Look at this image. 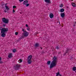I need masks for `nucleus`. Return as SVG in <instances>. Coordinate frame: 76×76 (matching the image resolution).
Returning <instances> with one entry per match:
<instances>
[{
    "instance_id": "obj_10",
    "label": "nucleus",
    "mask_w": 76,
    "mask_h": 76,
    "mask_svg": "<svg viewBox=\"0 0 76 76\" xmlns=\"http://www.w3.org/2000/svg\"><path fill=\"white\" fill-rule=\"evenodd\" d=\"M70 50H71V49H69V48H66V51H65V52H66V53H69V51Z\"/></svg>"
},
{
    "instance_id": "obj_37",
    "label": "nucleus",
    "mask_w": 76,
    "mask_h": 76,
    "mask_svg": "<svg viewBox=\"0 0 76 76\" xmlns=\"http://www.w3.org/2000/svg\"><path fill=\"white\" fill-rule=\"evenodd\" d=\"M4 12L6 13V12H7V11L6 10H4Z\"/></svg>"
},
{
    "instance_id": "obj_13",
    "label": "nucleus",
    "mask_w": 76,
    "mask_h": 76,
    "mask_svg": "<svg viewBox=\"0 0 76 76\" xmlns=\"http://www.w3.org/2000/svg\"><path fill=\"white\" fill-rule=\"evenodd\" d=\"M12 53H11L9 54V55L8 56V57L9 58H11V57H12Z\"/></svg>"
},
{
    "instance_id": "obj_6",
    "label": "nucleus",
    "mask_w": 76,
    "mask_h": 76,
    "mask_svg": "<svg viewBox=\"0 0 76 76\" xmlns=\"http://www.w3.org/2000/svg\"><path fill=\"white\" fill-rule=\"evenodd\" d=\"M23 38H25V37H28V35H29V33L26 31L23 33Z\"/></svg>"
},
{
    "instance_id": "obj_7",
    "label": "nucleus",
    "mask_w": 76,
    "mask_h": 76,
    "mask_svg": "<svg viewBox=\"0 0 76 76\" xmlns=\"http://www.w3.org/2000/svg\"><path fill=\"white\" fill-rule=\"evenodd\" d=\"M49 16L50 18L53 19V17H54V15L52 13H50L49 15Z\"/></svg>"
},
{
    "instance_id": "obj_29",
    "label": "nucleus",
    "mask_w": 76,
    "mask_h": 76,
    "mask_svg": "<svg viewBox=\"0 0 76 76\" xmlns=\"http://www.w3.org/2000/svg\"><path fill=\"white\" fill-rule=\"evenodd\" d=\"M22 31H23V32H26V31H25L24 30V29H23V28H22Z\"/></svg>"
},
{
    "instance_id": "obj_4",
    "label": "nucleus",
    "mask_w": 76,
    "mask_h": 76,
    "mask_svg": "<svg viewBox=\"0 0 76 76\" xmlns=\"http://www.w3.org/2000/svg\"><path fill=\"white\" fill-rule=\"evenodd\" d=\"M20 67V65L19 64H16V65L13 66V68L15 69V70H18L19 69Z\"/></svg>"
},
{
    "instance_id": "obj_40",
    "label": "nucleus",
    "mask_w": 76,
    "mask_h": 76,
    "mask_svg": "<svg viewBox=\"0 0 76 76\" xmlns=\"http://www.w3.org/2000/svg\"><path fill=\"white\" fill-rule=\"evenodd\" d=\"M76 23V22H75V23Z\"/></svg>"
},
{
    "instance_id": "obj_30",
    "label": "nucleus",
    "mask_w": 76,
    "mask_h": 76,
    "mask_svg": "<svg viewBox=\"0 0 76 76\" xmlns=\"http://www.w3.org/2000/svg\"><path fill=\"white\" fill-rule=\"evenodd\" d=\"M60 7H63V4H61V6H60Z\"/></svg>"
},
{
    "instance_id": "obj_2",
    "label": "nucleus",
    "mask_w": 76,
    "mask_h": 76,
    "mask_svg": "<svg viewBox=\"0 0 76 76\" xmlns=\"http://www.w3.org/2000/svg\"><path fill=\"white\" fill-rule=\"evenodd\" d=\"M1 28V27H0V31L1 30V37H4L6 36L5 33L9 31V29L7 28H5L4 27Z\"/></svg>"
},
{
    "instance_id": "obj_44",
    "label": "nucleus",
    "mask_w": 76,
    "mask_h": 76,
    "mask_svg": "<svg viewBox=\"0 0 76 76\" xmlns=\"http://www.w3.org/2000/svg\"><path fill=\"white\" fill-rule=\"evenodd\" d=\"M73 31H74V29H73Z\"/></svg>"
},
{
    "instance_id": "obj_9",
    "label": "nucleus",
    "mask_w": 76,
    "mask_h": 76,
    "mask_svg": "<svg viewBox=\"0 0 76 76\" xmlns=\"http://www.w3.org/2000/svg\"><path fill=\"white\" fill-rule=\"evenodd\" d=\"M45 1L49 4H50V3H51V1H50V0H45Z\"/></svg>"
},
{
    "instance_id": "obj_20",
    "label": "nucleus",
    "mask_w": 76,
    "mask_h": 76,
    "mask_svg": "<svg viewBox=\"0 0 76 76\" xmlns=\"http://www.w3.org/2000/svg\"><path fill=\"white\" fill-rule=\"evenodd\" d=\"M5 7L7 10H9V9H10V8L9 7L7 6H5Z\"/></svg>"
},
{
    "instance_id": "obj_24",
    "label": "nucleus",
    "mask_w": 76,
    "mask_h": 76,
    "mask_svg": "<svg viewBox=\"0 0 76 76\" xmlns=\"http://www.w3.org/2000/svg\"><path fill=\"white\" fill-rule=\"evenodd\" d=\"M27 30L28 31H29V30H30V28H29V27H28L27 28Z\"/></svg>"
},
{
    "instance_id": "obj_42",
    "label": "nucleus",
    "mask_w": 76,
    "mask_h": 76,
    "mask_svg": "<svg viewBox=\"0 0 76 76\" xmlns=\"http://www.w3.org/2000/svg\"><path fill=\"white\" fill-rule=\"evenodd\" d=\"M75 26V25L74 24V25L73 26Z\"/></svg>"
},
{
    "instance_id": "obj_45",
    "label": "nucleus",
    "mask_w": 76,
    "mask_h": 76,
    "mask_svg": "<svg viewBox=\"0 0 76 76\" xmlns=\"http://www.w3.org/2000/svg\"><path fill=\"white\" fill-rule=\"evenodd\" d=\"M59 24H60V22H59Z\"/></svg>"
},
{
    "instance_id": "obj_32",
    "label": "nucleus",
    "mask_w": 76,
    "mask_h": 76,
    "mask_svg": "<svg viewBox=\"0 0 76 76\" xmlns=\"http://www.w3.org/2000/svg\"><path fill=\"white\" fill-rule=\"evenodd\" d=\"M5 26H6V24H3V27H5Z\"/></svg>"
},
{
    "instance_id": "obj_8",
    "label": "nucleus",
    "mask_w": 76,
    "mask_h": 76,
    "mask_svg": "<svg viewBox=\"0 0 76 76\" xmlns=\"http://www.w3.org/2000/svg\"><path fill=\"white\" fill-rule=\"evenodd\" d=\"M61 16L62 18H64V16H65V13H64V12L61 13Z\"/></svg>"
},
{
    "instance_id": "obj_22",
    "label": "nucleus",
    "mask_w": 76,
    "mask_h": 76,
    "mask_svg": "<svg viewBox=\"0 0 76 76\" xmlns=\"http://www.w3.org/2000/svg\"><path fill=\"white\" fill-rule=\"evenodd\" d=\"M13 53H16V50L15 49H14L12 50Z\"/></svg>"
},
{
    "instance_id": "obj_39",
    "label": "nucleus",
    "mask_w": 76,
    "mask_h": 76,
    "mask_svg": "<svg viewBox=\"0 0 76 76\" xmlns=\"http://www.w3.org/2000/svg\"><path fill=\"white\" fill-rule=\"evenodd\" d=\"M40 48H41V50H42V48L41 47H40Z\"/></svg>"
},
{
    "instance_id": "obj_11",
    "label": "nucleus",
    "mask_w": 76,
    "mask_h": 76,
    "mask_svg": "<svg viewBox=\"0 0 76 76\" xmlns=\"http://www.w3.org/2000/svg\"><path fill=\"white\" fill-rule=\"evenodd\" d=\"M28 0H25L24 1L23 4H24L26 5V4H28Z\"/></svg>"
},
{
    "instance_id": "obj_14",
    "label": "nucleus",
    "mask_w": 76,
    "mask_h": 76,
    "mask_svg": "<svg viewBox=\"0 0 76 76\" xmlns=\"http://www.w3.org/2000/svg\"><path fill=\"white\" fill-rule=\"evenodd\" d=\"M72 6L74 7H76V4H75V3H72Z\"/></svg>"
},
{
    "instance_id": "obj_33",
    "label": "nucleus",
    "mask_w": 76,
    "mask_h": 76,
    "mask_svg": "<svg viewBox=\"0 0 76 76\" xmlns=\"http://www.w3.org/2000/svg\"><path fill=\"white\" fill-rule=\"evenodd\" d=\"M66 53V52H65V53L64 54V56H65V55H66V53Z\"/></svg>"
},
{
    "instance_id": "obj_34",
    "label": "nucleus",
    "mask_w": 76,
    "mask_h": 76,
    "mask_svg": "<svg viewBox=\"0 0 76 76\" xmlns=\"http://www.w3.org/2000/svg\"><path fill=\"white\" fill-rule=\"evenodd\" d=\"M24 0H19V1H20V2H22V1H23Z\"/></svg>"
},
{
    "instance_id": "obj_1",
    "label": "nucleus",
    "mask_w": 76,
    "mask_h": 76,
    "mask_svg": "<svg viewBox=\"0 0 76 76\" xmlns=\"http://www.w3.org/2000/svg\"><path fill=\"white\" fill-rule=\"evenodd\" d=\"M53 61L51 62L50 66V69H53V67L56 66V63H57V57L54 56L53 58Z\"/></svg>"
},
{
    "instance_id": "obj_38",
    "label": "nucleus",
    "mask_w": 76,
    "mask_h": 76,
    "mask_svg": "<svg viewBox=\"0 0 76 76\" xmlns=\"http://www.w3.org/2000/svg\"><path fill=\"white\" fill-rule=\"evenodd\" d=\"M66 8H67V9H68V8H69V7L68 6H66Z\"/></svg>"
},
{
    "instance_id": "obj_18",
    "label": "nucleus",
    "mask_w": 76,
    "mask_h": 76,
    "mask_svg": "<svg viewBox=\"0 0 76 76\" xmlns=\"http://www.w3.org/2000/svg\"><path fill=\"white\" fill-rule=\"evenodd\" d=\"M1 58L0 57V64H1V63H3V62L1 61Z\"/></svg>"
},
{
    "instance_id": "obj_36",
    "label": "nucleus",
    "mask_w": 76,
    "mask_h": 76,
    "mask_svg": "<svg viewBox=\"0 0 76 76\" xmlns=\"http://www.w3.org/2000/svg\"><path fill=\"white\" fill-rule=\"evenodd\" d=\"M13 13H15V10L14 9L13 10Z\"/></svg>"
},
{
    "instance_id": "obj_28",
    "label": "nucleus",
    "mask_w": 76,
    "mask_h": 76,
    "mask_svg": "<svg viewBox=\"0 0 76 76\" xmlns=\"http://www.w3.org/2000/svg\"><path fill=\"white\" fill-rule=\"evenodd\" d=\"M18 32H16L15 33V34L16 35H18Z\"/></svg>"
},
{
    "instance_id": "obj_3",
    "label": "nucleus",
    "mask_w": 76,
    "mask_h": 76,
    "mask_svg": "<svg viewBox=\"0 0 76 76\" xmlns=\"http://www.w3.org/2000/svg\"><path fill=\"white\" fill-rule=\"evenodd\" d=\"M32 58V56L31 55H30L28 56L27 58L28 64H31V63H32V60H31Z\"/></svg>"
},
{
    "instance_id": "obj_27",
    "label": "nucleus",
    "mask_w": 76,
    "mask_h": 76,
    "mask_svg": "<svg viewBox=\"0 0 76 76\" xmlns=\"http://www.w3.org/2000/svg\"><path fill=\"white\" fill-rule=\"evenodd\" d=\"M16 7L15 6H13V9H16Z\"/></svg>"
},
{
    "instance_id": "obj_21",
    "label": "nucleus",
    "mask_w": 76,
    "mask_h": 76,
    "mask_svg": "<svg viewBox=\"0 0 76 76\" xmlns=\"http://www.w3.org/2000/svg\"><path fill=\"white\" fill-rule=\"evenodd\" d=\"M56 73V76H58L59 75H60V72H58L57 73Z\"/></svg>"
},
{
    "instance_id": "obj_41",
    "label": "nucleus",
    "mask_w": 76,
    "mask_h": 76,
    "mask_svg": "<svg viewBox=\"0 0 76 76\" xmlns=\"http://www.w3.org/2000/svg\"><path fill=\"white\" fill-rule=\"evenodd\" d=\"M59 76H61V75L60 74H59Z\"/></svg>"
},
{
    "instance_id": "obj_17",
    "label": "nucleus",
    "mask_w": 76,
    "mask_h": 76,
    "mask_svg": "<svg viewBox=\"0 0 76 76\" xmlns=\"http://www.w3.org/2000/svg\"><path fill=\"white\" fill-rule=\"evenodd\" d=\"M18 62L19 63H22V59H20L18 61Z\"/></svg>"
},
{
    "instance_id": "obj_25",
    "label": "nucleus",
    "mask_w": 76,
    "mask_h": 76,
    "mask_svg": "<svg viewBox=\"0 0 76 76\" xmlns=\"http://www.w3.org/2000/svg\"><path fill=\"white\" fill-rule=\"evenodd\" d=\"M23 38V36H22V37H20V38L19 39H20V40L21 39H22V38Z\"/></svg>"
},
{
    "instance_id": "obj_19",
    "label": "nucleus",
    "mask_w": 76,
    "mask_h": 76,
    "mask_svg": "<svg viewBox=\"0 0 76 76\" xmlns=\"http://www.w3.org/2000/svg\"><path fill=\"white\" fill-rule=\"evenodd\" d=\"M73 71H76V67L74 66L73 68Z\"/></svg>"
},
{
    "instance_id": "obj_16",
    "label": "nucleus",
    "mask_w": 76,
    "mask_h": 76,
    "mask_svg": "<svg viewBox=\"0 0 76 76\" xmlns=\"http://www.w3.org/2000/svg\"><path fill=\"white\" fill-rule=\"evenodd\" d=\"M51 63V61H47V64L48 65H50Z\"/></svg>"
},
{
    "instance_id": "obj_26",
    "label": "nucleus",
    "mask_w": 76,
    "mask_h": 76,
    "mask_svg": "<svg viewBox=\"0 0 76 76\" xmlns=\"http://www.w3.org/2000/svg\"><path fill=\"white\" fill-rule=\"evenodd\" d=\"M26 6L27 7H28V6H29V4H26Z\"/></svg>"
},
{
    "instance_id": "obj_35",
    "label": "nucleus",
    "mask_w": 76,
    "mask_h": 76,
    "mask_svg": "<svg viewBox=\"0 0 76 76\" xmlns=\"http://www.w3.org/2000/svg\"><path fill=\"white\" fill-rule=\"evenodd\" d=\"M26 27H28V25L27 24H26Z\"/></svg>"
},
{
    "instance_id": "obj_23",
    "label": "nucleus",
    "mask_w": 76,
    "mask_h": 76,
    "mask_svg": "<svg viewBox=\"0 0 76 76\" xmlns=\"http://www.w3.org/2000/svg\"><path fill=\"white\" fill-rule=\"evenodd\" d=\"M1 6H4V5L5 4L4 3V2H2L1 3Z\"/></svg>"
},
{
    "instance_id": "obj_12",
    "label": "nucleus",
    "mask_w": 76,
    "mask_h": 76,
    "mask_svg": "<svg viewBox=\"0 0 76 76\" xmlns=\"http://www.w3.org/2000/svg\"><path fill=\"white\" fill-rule=\"evenodd\" d=\"M39 46V44L38 43H36L35 44V47H38Z\"/></svg>"
},
{
    "instance_id": "obj_31",
    "label": "nucleus",
    "mask_w": 76,
    "mask_h": 76,
    "mask_svg": "<svg viewBox=\"0 0 76 76\" xmlns=\"http://www.w3.org/2000/svg\"><path fill=\"white\" fill-rule=\"evenodd\" d=\"M56 49H57V50H58V49H59V48H58V46H57L56 47Z\"/></svg>"
},
{
    "instance_id": "obj_15",
    "label": "nucleus",
    "mask_w": 76,
    "mask_h": 76,
    "mask_svg": "<svg viewBox=\"0 0 76 76\" xmlns=\"http://www.w3.org/2000/svg\"><path fill=\"white\" fill-rule=\"evenodd\" d=\"M64 9L62 8L61 9L60 12L61 13H62V12H64Z\"/></svg>"
},
{
    "instance_id": "obj_5",
    "label": "nucleus",
    "mask_w": 76,
    "mask_h": 76,
    "mask_svg": "<svg viewBox=\"0 0 76 76\" xmlns=\"http://www.w3.org/2000/svg\"><path fill=\"white\" fill-rule=\"evenodd\" d=\"M2 21L3 22V23L7 24V23H9V19H6V18H4L2 19Z\"/></svg>"
},
{
    "instance_id": "obj_43",
    "label": "nucleus",
    "mask_w": 76,
    "mask_h": 76,
    "mask_svg": "<svg viewBox=\"0 0 76 76\" xmlns=\"http://www.w3.org/2000/svg\"><path fill=\"white\" fill-rule=\"evenodd\" d=\"M7 3H6V4H5V6H6V5H7Z\"/></svg>"
}]
</instances>
